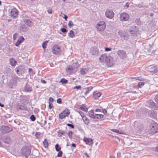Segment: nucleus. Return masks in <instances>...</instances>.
<instances>
[{"instance_id": "nucleus-20", "label": "nucleus", "mask_w": 158, "mask_h": 158, "mask_svg": "<svg viewBox=\"0 0 158 158\" xmlns=\"http://www.w3.org/2000/svg\"><path fill=\"white\" fill-rule=\"evenodd\" d=\"M12 129L11 127H9L7 126H5L3 129V132L5 133H8L12 131Z\"/></svg>"}, {"instance_id": "nucleus-31", "label": "nucleus", "mask_w": 158, "mask_h": 158, "mask_svg": "<svg viewBox=\"0 0 158 158\" xmlns=\"http://www.w3.org/2000/svg\"><path fill=\"white\" fill-rule=\"evenodd\" d=\"M95 118L100 119L102 118L104 115L102 114H95Z\"/></svg>"}, {"instance_id": "nucleus-9", "label": "nucleus", "mask_w": 158, "mask_h": 158, "mask_svg": "<svg viewBox=\"0 0 158 158\" xmlns=\"http://www.w3.org/2000/svg\"><path fill=\"white\" fill-rule=\"evenodd\" d=\"M18 10L15 8L13 7L11 9L10 11V15L12 18L13 19L16 18L18 16Z\"/></svg>"}, {"instance_id": "nucleus-59", "label": "nucleus", "mask_w": 158, "mask_h": 158, "mask_svg": "<svg viewBox=\"0 0 158 158\" xmlns=\"http://www.w3.org/2000/svg\"><path fill=\"white\" fill-rule=\"evenodd\" d=\"M53 99L51 98V97H50L49 99V102H50L51 103V102H53Z\"/></svg>"}, {"instance_id": "nucleus-61", "label": "nucleus", "mask_w": 158, "mask_h": 158, "mask_svg": "<svg viewBox=\"0 0 158 158\" xmlns=\"http://www.w3.org/2000/svg\"><path fill=\"white\" fill-rule=\"evenodd\" d=\"M41 81L43 84H45L46 83V81L44 80H41Z\"/></svg>"}, {"instance_id": "nucleus-28", "label": "nucleus", "mask_w": 158, "mask_h": 158, "mask_svg": "<svg viewBox=\"0 0 158 158\" xmlns=\"http://www.w3.org/2000/svg\"><path fill=\"white\" fill-rule=\"evenodd\" d=\"M149 71L150 72L156 73L157 71V69L155 66H154L149 69Z\"/></svg>"}, {"instance_id": "nucleus-44", "label": "nucleus", "mask_w": 158, "mask_h": 158, "mask_svg": "<svg viewBox=\"0 0 158 158\" xmlns=\"http://www.w3.org/2000/svg\"><path fill=\"white\" fill-rule=\"evenodd\" d=\"M40 133L39 132H36L35 135L37 139H39L40 137Z\"/></svg>"}, {"instance_id": "nucleus-49", "label": "nucleus", "mask_w": 158, "mask_h": 158, "mask_svg": "<svg viewBox=\"0 0 158 158\" xmlns=\"http://www.w3.org/2000/svg\"><path fill=\"white\" fill-rule=\"evenodd\" d=\"M30 119L32 121H34L35 120V118L34 115H32L30 117Z\"/></svg>"}, {"instance_id": "nucleus-54", "label": "nucleus", "mask_w": 158, "mask_h": 158, "mask_svg": "<svg viewBox=\"0 0 158 158\" xmlns=\"http://www.w3.org/2000/svg\"><path fill=\"white\" fill-rule=\"evenodd\" d=\"M67 126L70 127L72 128H73L74 127L73 125L72 124L68 123L67 124Z\"/></svg>"}, {"instance_id": "nucleus-30", "label": "nucleus", "mask_w": 158, "mask_h": 158, "mask_svg": "<svg viewBox=\"0 0 158 158\" xmlns=\"http://www.w3.org/2000/svg\"><path fill=\"white\" fill-rule=\"evenodd\" d=\"M68 36L71 38H73L75 36V35L73 31L72 30L70 31L69 33H68Z\"/></svg>"}, {"instance_id": "nucleus-6", "label": "nucleus", "mask_w": 158, "mask_h": 158, "mask_svg": "<svg viewBox=\"0 0 158 158\" xmlns=\"http://www.w3.org/2000/svg\"><path fill=\"white\" fill-rule=\"evenodd\" d=\"M114 13L113 11L111 9H107L105 12V16L110 19H112L114 16Z\"/></svg>"}, {"instance_id": "nucleus-23", "label": "nucleus", "mask_w": 158, "mask_h": 158, "mask_svg": "<svg viewBox=\"0 0 158 158\" xmlns=\"http://www.w3.org/2000/svg\"><path fill=\"white\" fill-rule=\"evenodd\" d=\"M10 64L12 66H15L17 63L16 61L13 58H11L9 60Z\"/></svg>"}, {"instance_id": "nucleus-38", "label": "nucleus", "mask_w": 158, "mask_h": 158, "mask_svg": "<svg viewBox=\"0 0 158 158\" xmlns=\"http://www.w3.org/2000/svg\"><path fill=\"white\" fill-rule=\"evenodd\" d=\"M144 126L143 125H141L140 126V128H139V131H140V132L144 131Z\"/></svg>"}, {"instance_id": "nucleus-18", "label": "nucleus", "mask_w": 158, "mask_h": 158, "mask_svg": "<svg viewBox=\"0 0 158 158\" xmlns=\"http://www.w3.org/2000/svg\"><path fill=\"white\" fill-rule=\"evenodd\" d=\"M24 39L23 36H20L16 43L15 45L17 47H18L21 43L24 41Z\"/></svg>"}, {"instance_id": "nucleus-24", "label": "nucleus", "mask_w": 158, "mask_h": 158, "mask_svg": "<svg viewBox=\"0 0 158 158\" xmlns=\"http://www.w3.org/2000/svg\"><path fill=\"white\" fill-rule=\"evenodd\" d=\"M80 109L83 111L87 112L88 110V108H87L85 105V104H82L80 106Z\"/></svg>"}, {"instance_id": "nucleus-10", "label": "nucleus", "mask_w": 158, "mask_h": 158, "mask_svg": "<svg viewBox=\"0 0 158 158\" xmlns=\"http://www.w3.org/2000/svg\"><path fill=\"white\" fill-rule=\"evenodd\" d=\"M60 51V48L58 45L55 44L53 46L52 48V52L53 54H58Z\"/></svg>"}, {"instance_id": "nucleus-37", "label": "nucleus", "mask_w": 158, "mask_h": 158, "mask_svg": "<svg viewBox=\"0 0 158 158\" xmlns=\"http://www.w3.org/2000/svg\"><path fill=\"white\" fill-rule=\"evenodd\" d=\"M48 41H45L42 44V47L44 49H45L46 48L47 45V43H48Z\"/></svg>"}, {"instance_id": "nucleus-36", "label": "nucleus", "mask_w": 158, "mask_h": 158, "mask_svg": "<svg viewBox=\"0 0 158 158\" xmlns=\"http://www.w3.org/2000/svg\"><path fill=\"white\" fill-rule=\"evenodd\" d=\"M132 125L135 129L138 128V122L137 121L134 122Z\"/></svg>"}, {"instance_id": "nucleus-32", "label": "nucleus", "mask_w": 158, "mask_h": 158, "mask_svg": "<svg viewBox=\"0 0 158 158\" xmlns=\"http://www.w3.org/2000/svg\"><path fill=\"white\" fill-rule=\"evenodd\" d=\"M43 143L44 144V147L45 148H46L48 146V142L47 139H44V141H43Z\"/></svg>"}, {"instance_id": "nucleus-13", "label": "nucleus", "mask_w": 158, "mask_h": 158, "mask_svg": "<svg viewBox=\"0 0 158 158\" xmlns=\"http://www.w3.org/2000/svg\"><path fill=\"white\" fill-rule=\"evenodd\" d=\"M138 30V29L137 27L133 26L131 29L130 33L132 35L135 36L137 34Z\"/></svg>"}, {"instance_id": "nucleus-34", "label": "nucleus", "mask_w": 158, "mask_h": 158, "mask_svg": "<svg viewBox=\"0 0 158 158\" xmlns=\"http://www.w3.org/2000/svg\"><path fill=\"white\" fill-rule=\"evenodd\" d=\"M64 131L61 130H59L58 132V134L59 135V137H61L62 135H64Z\"/></svg>"}, {"instance_id": "nucleus-8", "label": "nucleus", "mask_w": 158, "mask_h": 158, "mask_svg": "<svg viewBox=\"0 0 158 158\" xmlns=\"http://www.w3.org/2000/svg\"><path fill=\"white\" fill-rule=\"evenodd\" d=\"M70 114V112L68 109H65L59 114V117L61 119L64 118Z\"/></svg>"}, {"instance_id": "nucleus-25", "label": "nucleus", "mask_w": 158, "mask_h": 158, "mask_svg": "<svg viewBox=\"0 0 158 158\" xmlns=\"http://www.w3.org/2000/svg\"><path fill=\"white\" fill-rule=\"evenodd\" d=\"M82 119L85 124L87 125L89 124V120L85 115L83 116Z\"/></svg>"}, {"instance_id": "nucleus-22", "label": "nucleus", "mask_w": 158, "mask_h": 158, "mask_svg": "<svg viewBox=\"0 0 158 158\" xmlns=\"http://www.w3.org/2000/svg\"><path fill=\"white\" fill-rule=\"evenodd\" d=\"M20 30L23 32H25L27 31L28 28L25 25L21 24L20 27Z\"/></svg>"}, {"instance_id": "nucleus-45", "label": "nucleus", "mask_w": 158, "mask_h": 158, "mask_svg": "<svg viewBox=\"0 0 158 158\" xmlns=\"http://www.w3.org/2000/svg\"><path fill=\"white\" fill-rule=\"evenodd\" d=\"M68 135L69 136V138L71 139L72 137L73 132L71 131H69L68 133Z\"/></svg>"}, {"instance_id": "nucleus-63", "label": "nucleus", "mask_w": 158, "mask_h": 158, "mask_svg": "<svg viewBox=\"0 0 158 158\" xmlns=\"http://www.w3.org/2000/svg\"><path fill=\"white\" fill-rule=\"evenodd\" d=\"M67 18H68V16H67V15H64V18L65 19V21L67 20Z\"/></svg>"}, {"instance_id": "nucleus-53", "label": "nucleus", "mask_w": 158, "mask_h": 158, "mask_svg": "<svg viewBox=\"0 0 158 158\" xmlns=\"http://www.w3.org/2000/svg\"><path fill=\"white\" fill-rule=\"evenodd\" d=\"M155 101L158 104V94L156 95L155 98Z\"/></svg>"}, {"instance_id": "nucleus-48", "label": "nucleus", "mask_w": 158, "mask_h": 158, "mask_svg": "<svg viewBox=\"0 0 158 158\" xmlns=\"http://www.w3.org/2000/svg\"><path fill=\"white\" fill-rule=\"evenodd\" d=\"M59 152L58 153L57 156L58 157H61L62 156V152L61 151H59Z\"/></svg>"}, {"instance_id": "nucleus-2", "label": "nucleus", "mask_w": 158, "mask_h": 158, "mask_svg": "<svg viewBox=\"0 0 158 158\" xmlns=\"http://www.w3.org/2000/svg\"><path fill=\"white\" fill-rule=\"evenodd\" d=\"M106 27L105 23L103 21L99 22L97 25V28L98 31L102 35H104L103 31Z\"/></svg>"}, {"instance_id": "nucleus-58", "label": "nucleus", "mask_w": 158, "mask_h": 158, "mask_svg": "<svg viewBox=\"0 0 158 158\" xmlns=\"http://www.w3.org/2000/svg\"><path fill=\"white\" fill-rule=\"evenodd\" d=\"M48 106L50 109H51L52 107V105L50 102H49Z\"/></svg>"}, {"instance_id": "nucleus-46", "label": "nucleus", "mask_w": 158, "mask_h": 158, "mask_svg": "<svg viewBox=\"0 0 158 158\" xmlns=\"http://www.w3.org/2000/svg\"><path fill=\"white\" fill-rule=\"evenodd\" d=\"M123 38H122V39L125 40H127L128 39V36L126 35V34H125L123 36Z\"/></svg>"}, {"instance_id": "nucleus-29", "label": "nucleus", "mask_w": 158, "mask_h": 158, "mask_svg": "<svg viewBox=\"0 0 158 158\" xmlns=\"http://www.w3.org/2000/svg\"><path fill=\"white\" fill-rule=\"evenodd\" d=\"M111 130L113 132L118 133L120 134H123V131H119V130L115 129H111Z\"/></svg>"}, {"instance_id": "nucleus-27", "label": "nucleus", "mask_w": 158, "mask_h": 158, "mask_svg": "<svg viewBox=\"0 0 158 158\" xmlns=\"http://www.w3.org/2000/svg\"><path fill=\"white\" fill-rule=\"evenodd\" d=\"M89 116L91 118H95V114H94V110H92L89 111L88 112Z\"/></svg>"}, {"instance_id": "nucleus-7", "label": "nucleus", "mask_w": 158, "mask_h": 158, "mask_svg": "<svg viewBox=\"0 0 158 158\" xmlns=\"http://www.w3.org/2000/svg\"><path fill=\"white\" fill-rule=\"evenodd\" d=\"M110 58L111 59L109 55H108L106 54H104L100 56L99 58V60L101 62L103 63H106L107 59L110 60L109 59Z\"/></svg>"}, {"instance_id": "nucleus-15", "label": "nucleus", "mask_w": 158, "mask_h": 158, "mask_svg": "<svg viewBox=\"0 0 158 158\" xmlns=\"http://www.w3.org/2000/svg\"><path fill=\"white\" fill-rule=\"evenodd\" d=\"M110 57L111 58V59L110 58L109 59L110 60H107H107H106V64L108 66L112 67L114 65V62L113 60V58L110 56Z\"/></svg>"}, {"instance_id": "nucleus-62", "label": "nucleus", "mask_w": 158, "mask_h": 158, "mask_svg": "<svg viewBox=\"0 0 158 158\" xmlns=\"http://www.w3.org/2000/svg\"><path fill=\"white\" fill-rule=\"evenodd\" d=\"M95 111L98 112H102L101 111V110L99 109H97L95 110Z\"/></svg>"}, {"instance_id": "nucleus-56", "label": "nucleus", "mask_w": 158, "mask_h": 158, "mask_svg": "<svg viewBox=\"0 0 158 158\" xmlns=\"http://www.w3.org/2000/svg\"><path fill=\"white\" fill-rule=\"evenodd\" d=\"M57 102L58 103H61L62 102L60 98H59L57 100Z\"/></svg>"}, {"instance_id": "nucleus-33", "label": "nucleus", "mask_w": 158, "mask_h": 158, "mask_svg": "<svg viewBox=\"0 0 158 158\" xmlns=\"http://www.w3.org/2000/svg\"><path fill=\"white\" fill-rule=\"evenodd\" d=\"M118 35L121 38H123V36L125 34L121 30H119L118 32Z\"/></svg>"}, {"instance_id": "nucleus-35", "label": "nucleus", "mask_w": 158, "mask_h": 158, "mask_svg": "<svg viewBox=\"0 0 158 158\" xmlns=\"http://www.w3.org/2000/svg\"><path fill=\"white\" fill-rule=\"evenodd\" d=\"M93 87L90 86L87 88V91L85 92V94L86 95L88 94L89 92L90 91L93 89Z\"/></svg>"}, {"instance_id": "nucleus-47", "label": "nucleus", "mask_w": 158, "mask_h": 158, "mask_svg": "<svg viewBox=\"0 0 158 158\" xmlns=\"http://www.w3.org/2000/svg\"><path fill=\"white\" fill-rule=\"evenodd\" d=\"M145 82L143 81H139V87H141L143 85Z\"/></svg>"}, {"instance_id": "nucleus-55", "label": "nucleus", "mask_w": 158, "mask_h": 158, "mask_svg": "<svg viewBox=\"0 0 158 158\" xmlns=\"http://www.w3.org/2000/svg\"><path fill=\"white\" fill-rule=\"evenodd\" d=\"M111 48H105V51H111Z\"/></svg>"}, {"instance_id": "nucleus-40", "label": "nucleus", "mask_w": 158, "mask_h": 158, "mask_svg": "<svg viewBox=\"0 0 158 158\" xmlns=\"http://www.w3.org/2000/svg\"><path fill=\"white\" fill-rule=\"evenodd\" d=\"M156 116V113L153 111L151 112L150 117L152 118H155Z\"/></svg>"}, {"instance_id": "nucleus-41", "label": "nucleus", "mask_w": 158, "mask_h": 158, "mask_svg": "<svg viewBox=\"0 0 158 158\" xmlns=\"http://www.w3.org/2000/svg\"><path fill=\"white\" fill-rule=\"evenodd\" d=\"M55 149L57 152H59L61 148L58 144H56L55 145Z\"/></svg>"}, {"instance_id": "nucleus-3", "label": "nucleus", "mask_w": 158, "mask_h": 158, "mask_svg": "<svg viewBox=\"0 0 158 158\" xmlns=\"http://www.w3.org/2000/svg\"><path fill=\"white\" fill-rule=\"evenodd\" d=\"M150 132L152 134H154L158 132V124L156 123H153L150 125Z\"/></svg>"}, {"instance_id": "nucleus-19", "label": "nucleus", "mask_w": 158, "mask_h": 158, "mask_svg": "<svg viewBox=\"0 0 158 158\" xmlns=\"http://www.w3.org/2000/svg\"><path fill=\"white\" fill-rule=\"evenodd\" d=\"M93 98L95 99H98L101 95V94L99 92H94L93 93Z\"/></svg>"}, {"instance_id": "nucleus-1", "label": "nucleus", "mask_w": 158, "mask_h": 158, "mask_svg": "<svg viewBox=\"0 0 158 158\" xmlns=\"http://www.w3.org/2000/svg\"><path fill=\"white\" fill-rule=\"evenodd\" d=\"M78 66L76 63H73L72 65L67 66L66 68V71L67 73L71 74L75 73L77 71V69Z\"/></svg>"}, {"instance_id": "nucleus-60", "label": "nucleus", "mask_w": 158, "mask_h": 158, "mask_svg": "<svg viewBox=\"0 0 158 158\" xmlns=\"http://www.w3.org/2000/svg\"><path fill=\"white\" fill-rule=\"evenodd\" d=\"M48 12L49 14H51L52 12V9H48Z\"/></svg>"}, {"instance_id": "nucleus-51", "label": "nucleus", "mask_w": 158, "mask_h": 158, "mask_svg": "<svg viewBox=\"0 0 158 158\" xmlns=\"http://www.w3.org/2000/svg\"><path fill=\"white\" fill-rule=\"evenodd\" d=\"M78 113L81 115V116L82 117V118L83 117V116H84L85 115L81 111H78Z\"/></svg>"}, {"instance_id": "nucleus-64", "label": "nucleus", "mask_w": 158, "mask_h": 158, "mask_svg": "<svg viewBox=\"0 0 158 158\" xmlns=\"http://www.w3.org/2000/svg\"><path fill=\"white\" fill-rule=\"evenodd\" d=\"M155 149L158 152V145L156 147Z\"/></svg>"}, {"instance_id": "nucleus-14", "label": "nucleus", "mask_w": 158, "mask_h": 158, "mask_svg": "<svg viewBox=\"0 0 158 158\" xmlns=\"http://www.w3.org/2000/svg\"><path fill=\"white\" fill-rule=\"evenodd\" d=\"M83 140L86 144L89 145L90 146L92 145L94 143L93 140L91 138L84 137Z\"/></svg>"}, {"instance_id": "nucleus-39", "label": "nucleus", "mask_w": 158, "mask_h": 158, "mask_svg": "<svg viewBox=\"0 0 158 158\" xmlns=\"http://www.w3.org/2000/svg\"><path fill=\"white\" fill-rule=\"evenodd\" d=\"M60 82H61L62 84H65L67 83L68 80L65 79L63 78L61 79Z\"/></svg>"}, {"instance_id": "nucleus-57", "label": "nucleus", "mask_w": 158, "mask_h": 158, "mask_svg": "<svg viewBox=\"0 0 158 158\" xmlns=\"http://www.w3.org/2000/svg\"><path fill=\"white\" fill-rule=\"evenodd\" d=\"M61 31L63 33H65L67 31V30L65 28H62L61 29Z\"/></svg>"}, {"instance_id": "nucleus-26", "label": "nucleus", "mask_w": 158, "mask_h": 158, "mask_svg": "<svg viewBox=\"0 0 158 158\" xmlns=\"http://www.w3.org/2000/svg\"><path fill=\"white\" fill-rule=\"evenodd\" d=\"M24 22L29 27H31L33 25L32 22L30 20H25Z\"/></svg>"}, {"instance_id": "nucleus-17", "label": "nucleus", "mask_w": 158, "mask_h": 158, "mask_svg": "<svg viewBox=\"0 0 158 158\" xmlns=\"http://www.w3.org/2000/svg\"><path fill=\"white\" fill-rule=\"evenodd\" d=\"M88 71L89 69L88 68H82L80 69L79 73L81 75H84L86 74Z\"/></svg>"}, {"instance_id": "nucleus-50", "label": "nucleus", "mask_w": 158, "mask_h": 158, "mask_svg": "<svg viewBox=\"0 0 158 158\" xmlns=\"http://www.w3.org/2000/svg\"><path fill=\"white\" fill-rule=\"evenodd\" d=\"M18 35V34L17 33H15L13 35V39L14 40H15L16 39Z\"/></svg>"}, {"instance_id": "nucleus-52", "label": "nucleus", "mask_w": 158, "mask_h": 158, "mask_svg": "<svg viewBox=\"0 0 158 158\" xmlns=\"http://www.w3.org/2000/svg\"><path fill=\"white\" fill-rule=\"evenodd\" d=\"M81 88V85H78V86H75L74 87V89H76L77 90H78Z\"/></svg>"}, {"instance_id": "nucleus-16", "label": "nucleus", "mask_w": 158, "mask_h": 158, "mask_svg": "<svg viewBox=\"0 0 158 158\" xmlns=\"http://www.w3.org/2000/svg\"><path fill=\"white\" fill-rule=\"evenodd\" d=\"M90 53L93 55L96 56L98 54L99 51L96 48H93L91 49Z\"/></svg>"}, {"instance_id": "nucleus-43", "label": "nucleus", "mask_w": 158, "mask_h": 158, "mask_svg": "<svg viewBox=\"0 0 158 158\" xmlns=\"http://www.w3.org/2000/svg\"><path fill=\"white\" fill-rule=\"evenodd\" d=\"M68 25L70 27H71L73 26L74 24L72 21L70 20L68 24Z\"/></svg>"}, {"instance_id": "nucleus-4", "label": "nucleus", "mask_w": 158, "mask_h": 158, "mask_svg": "<svg viewBox=\"0 0 158 158\" xmlns=\"http://www.w3.org/2000/svg\"><path fill=\"white\" fill-rule=\"evenodd\" d=\"M22 154L25 155V157L27 158L31 153V150L28 147H25L22 148Z\"/></svg>"}, {"instance_id": "nucleus-12", "label": "nucleus", "mask_w": 158, "mask_h": 158, "mask_svg": "<svg viewBox=\"0 0 158 158\" xmlns=\"http://www.w3.org/2000/svg\"><path fill=\"white\" fill-rule=\"evenodd\" d=\"M117 54L119 57L123 59L126 57L127 55L126 52L123 50H119L117 52Z\"/></svg>"}, {"instance_id": "nucleus-11", "label": "nucleus", "mask_w": 158, "mask_h": 158, "mask_svg": "<svg viewBox=\"0 0 158 158\" xmlns=\"http://www.w3.org/2000/svg\"><path fill=\"white\" fill-rule=\"evenodd\" d=\"M148 105L149 107L151 108H153L155 110L158 109V106L154 102L152 101H149L147 102Z\"/></svg>"}, {"instance_id": "nucleus-42", "label": "nucleus", "mask_w": 158, "mask_h": 158, "mask_svg": "<svg viewBox=\"0 0 158 158\" xmlns=\"http://www.w3.org/2000/svg\"><path fill=\"white\" fill-rule=\"evenodd\" d=\"M18 108L20 110H24L25 109L26 107L23 105H20L18 106Z\"/></svg>"}, {"instance_id": "nucleus-5", "label": "nucleus", "mask_w": 158, "mask_h": 158, "mask_svg": "<svg viewBox=\"0 0 158 158\" xmlns=\"http://www.w3.org/2000/svg\"><path fill=\"white\" fill-rule=\"evenodd\" d=\"M129 15L126 13H122L120 16V20L122 21H125L128 20L129 19Z\"/></svg>"}, {"instance_id": "nucleus-21", "label": "nucleus", "mask_w": 158, "mask_h": 158, "mask_svg": "<svg viewBox=\"0 0 158 158\" xmlns=\"http://www.w3.org/2000/svg\"><path fill=\"white\" fill-rule=\"evenodd\" d=\"M23 69V67L21 65H20L18 67H16L15 69V70L17 74H19V72H20L21 71H22Z\"/></svg>"}]
</instances>
